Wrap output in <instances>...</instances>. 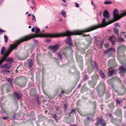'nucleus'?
<instances>
[{
  "mask_svg": "<svg viewBox=\"0 0 126 126\" xmlns=\"http://www.w3.org/2000/svg\"><path fill=\"white\" fill-rule=\"evenodd\" d=\"M34 54H32V55L31 56V58H32L31 59H32V60H33V58H34Z\"/></svg>",
  "mask_w": 126,
  "mask_h": 126,
  "instance_id": "obj_38",
  "label": "nucleus"
},
{
  "mask_svg": "<svg viewBox=\"0 0 126 126\" xmlns=\"http://www.w3.org/2000/svg\"><path fill=\"white\" fill-rule=\"evenodd\" d=\"M32 3H34V2L33 1H32Z\"/></svg>",
  "mask_w": 126,
  "mask_h": 126,
  "instance_id": "obj_64",
  "label": "nucleus"
},
{
  "mask_svg": "<svg viewBox=\"0 0 126 126\" xmlns=\"http://www.w3.org/2000/svg\"><path fill=\"white\" fill-rule=\"evenodd\" d=\"M32 16L34 18L35 21V20H36L35 19V17L34 15H33L32 14Z\"/></svg>",
  "mask_w": 126,
  "mask_h": 126,
  "instance_id": "obj_45",
  "label": "nucleus"
},
{
  "mask_svg": "<svg viewBox=\"0 0 126 126\" xmlns=\"http://www.w3.org/2000/svg\"><path fill=\"white\" fill-rule=\"evenodd\" d=\"M7 117H3V119H7Z\"/></svg>",
  "mask_w": 126,
  "mask_h": 126,
  "instance_id": "obj_52",
  "label": "nucleus"
},
{
  "mask_svg": "<svg viewBox=\"0 0 126 126\" xmlns=\"http://www.w3.org/2000/svg\"><path fill=\"white\" fill-rule=\"evenodd\" d=\"M123 47H124V46L123 45L119 46L117 48L118 50H119L121 49H122Z\"/></svg>",
  "mask_w": 126,
  "mask_h": 126,
  "instance_id": "obj_26",
  "label": "nucleus"
},
{
  "mask_svg": "<svg viewBox=\"0 0 126 126\" xmlns=\"http://www.w3.org/2000/svg\"><path fill=\"white\" fill-rule=\"evenodd\" d=\"M109 75L110 76H112V75L115 74V70L114 69H112V68L111 67H110L109 68Z\"/></svg>",
  "mask_w": 126,
  "mask_h": 126,
  "instance_id": "obj_12",
  "label": "nucleus"
},
{
  "mask_svg": "<svg viewBox=\"0 0 126 126\" xmlns=\"http://www.w3.org/2000/svg\"><path fill=\"white\" fill-rule=\"evenodd\" d=\"M31 7V8H32V10H33V7H31H31Z\"/></svg>",
  "mask_w": 126,
  "mask_h": 126,
  "instance_id": "obj_58",
  "label": "nucleus"
},
{
  "mask_svg": "<svg viewBox=\"0 0 126 126\" xmlns=\"http://www.w3.org/2000/svg\"><path fill=\"white\" fill-rule=\"evenodd\" d=\"M58 56L61 59H62V55L61 54V53H57Z\"/></svg>",
  "mask_w": 126,
  "mask_h": 126,
  "instance_id": "obj_30",
  "label": "nucleus"
},
{
  "mask_svg": "<svg viewBox=\"0 0 126 126\" xmlns=\"http://www.w3.org/2000/svg\"><path fill=\"white\" fill-rule=\"evenodd\" d=\"M84 123L85 125H88L89 123V121L87 120H85L84 121Z\"/></svg>",
  "mask_w": 126,
  "mask_h": 126,
  "instance_id": "obj_22",
  "label": "nucleus"
},
{
  "mask_svg": "<svg viewBox=\"0 0 126 126\" xmlns=\"http://www.w3.org/2000/svg\"><path fill=\"white\" fill-rule=\"evenodd\" d=\"M62 15L64 17H66V12H63L62 11L61 12Z\"/></svg>",
  "mask_w": 126,
  "mask_h": 126,
  "instance_id": "obj_20",
  "label": "nucleus"
},
{
  "mask_svg": "<svg viewBox=\"0 0 126 126\" xmlns=\"http://www.w3.org/2000/svg\"><path fill=\"white\" fill-rule=\"evenodd\" d=\"M119 31V30L118 29L115 28L114 30V33L117 34L118 33Z\"/></svg>",
  "mask_w": 126,
  "mask_h": 126,
  "instance_id": "obj_21",
  "label": "nucleus"
},
{
  "mask_svg": "<svg viewBox=\"0 0 126 126\" xmlns=\"http://www.w3.org/2000/svg\"><path fill=\"white\" fill-rule=\"evenodd\" d=\"M101 12H100V14H99V15H100H100H101Z\"/></svg>",
  "mask_w": 126,
  "mask_h": 126,
  "instance_id": "obj_57",
  "label": "nucleus"
},
{
  "mask_svg": "<svg viewBox=\"0 0 126 126\" xmlns=\"http://www.w3.org/2000/svg\"><path fill=\"white\" fill-rule=\"evenodd\" d=\"M31 26H29L28 27V28H31Z\"/></svg>",
  "mask_w": 126,
  "mask_h": 126,
  "instance_id": "obj_55",
  "label": "nucleus"
},
{
  "mask_svg": "<svg viewBox=\"0 0 126 126\" xmlns=\"http://www.w3.org/2000/svg\"><path fill=\"white\" fill-rule=\"evenodd\" d=\"M75 110L74 109H72L71 112L69 114V115H70L71 113H75Z\"/></svg>",
  "mask_w": 126,
  "mask_h": 126,
  "instance_id": "obj_28",
  "label": "nucleus"
},
{
  "mask_svg": "<svg viewBox=\"0 0 126 126\" xmlns=\"http://www.w3.org/2000/svg\"><path fill=\"white\" fill-rule=\"evenodd\" d=\"M64 93V92L63 91H62L61 93Z\"/></svg>",
  "mask_w": 126,
  "mask_h": 126,
  "instance_id": "obj_54",
  "label": "nucleus"
},
{
  "mask_svg": "<svg viewBox=\"0 0 126 126\" xmlns=\"http://www.w3.org/2000/svg\"><path fill=\"white\" fill-rule=\"evenodd\" d=\"M35 29L36 30V31H35V33L36 34H32L30 35H29L28 36H26L25 37L21 38V39H23V38H25L26 37H27V40L23 41V42L27 41L28 40L30 39H31L33 38L36 37H41V36H40L39 35L37 34V33H38L40 31V29H39L37 28L36 27H35Z\"/></svg>",
  "mask_w": 126,
  "mask_h": 126,
  "instance_id": "obj_3",
  "label": "nucleus"
},
{
  "mask_svg": "<svg viewBox=\"0 0 126 126\" xmlns=\"http://www.w3.org/2000/svg\"><path fill=\"white\" fill-rule=\"evenodd\" d=\"M92 3V5H95V4H94V2H93V1H92V3Z\"/></svg>",
  "mask_w": 126,
  "mask_h": 126,
  "instance_id": "obj_49",
  "label": "nucleus"
},
{
  "mask_svg": "<svg viewBox=\"0 0 126 126\" xmlns=\"http://www.w3.org/2000/svg\"><path fill=\"white\" fill-rule=\"evenodd\" d=\"M105 47L106 48H107L109 47L108 44H105Z\"/></svg>",
  "mask_w": 126,
  "mask_h": 126,
  "instance_id": "obj_39",
  "label": "nucleus"
},
{
  "mask_svg": "<svg viewBox=\"0 0 126 126\" xmlns=\"http://www.w3.org/2000/svg\"><path fill=\"white\" fill-rule=\"evenodd\" d=\"M6 61L10 63H13L14 62V59L12 58H7L6 60Z\"/></svg>",
  "mask_w": 126,
  "mask_h": 126,
  "instance_id": "obj_14",
  "label": "nucleus"
},
{
  "mask_svg": "<svg viewBox=\"0 0 126 126\" xmlns=\"http://www.w3.org/2000/svg\"><path fill=\"white\" fill-rule=\"evenodd\" d=\"M13 80V79L12 78H8L7 79V80L10 83L12 87H13V85L12 83Z\"/></svg>",
  "mask_w": 126,
  "mask_h": 126,
  "instance_id": "obj_17",
  "label": "nucleus"
},
{
  "mask_svg": "<svg viewBox=\"0 0 126 126\" xmlns=\"http://www.w3.org/2000/svg\"><path fill=\"white\" fill-rule=\"evenodd\" d=\"M113 106V104H110V105H109V107L110 108H111V107L110 106Z\"/></svg>",
  "mask_w": 126,
  "mask_h": 126,
  "instance_id": "obj_47",
  "label": "nucleus"
},
{
  "mask_svg": "<svg viewBox=\"0 0 126 126\" xmlns=\"http://www.w3.org/2000/svg\"><path fill=\"white\" fill-rule=\"evenodd\" d=\"M15 71H16V73H18V70H16Z\"/></svg>",
  "mask_w": 126,
  "mask_h": 126,
  "instance_id": "obj_51",
  "label": "nucleus"
},
{
  "mask_svg": "<svg viewBox=\"0 0 126 126\" xmlns=\"http://www.w3.org/2000/svg\"><path fill=\"white\" fill-rule=\"evenodd\" d=\"M112 2L109 0L106 1L104 3L105 4H110L112 3Z\"/></svg>",
  "mask_w": 126,
  "mask_h": 126,
  "instance_id": "obj_23",
  "label": "nucleus"
},
{
  "mask_svg": "<svg viewBox=\"0 0 126 126\" xmlns=\"http://www.w3.org/2000/svg\"><path fill=\"white\" fill-rule=\"evenodd\" d=\"M7 64H4L2 65H1L0 67L2 68H5V67L6 66Z\"/></svg>",
  "mask_w": 126,
  "mask_h": 126,
  "instance_id": "obj_31",
  "label": "nucleus"
},
{
  "mask_svg": "<svg viewBox=\"0 0 126 126\" xmlns=\"http://www.w3.org/2000/svg\"><path fill=\"white\" fill-rule=\"evenodd\" d=\"M14 94L18 100H20L21 99V97L22 95L21 94H18L17 93H15Z\"/></svg>",
  "mask_w": 126,
  "mask_h": 126,
  "instance_id": "obj_13",
  "label": "nucleus"
},
{
  "mask_svg": "<svg viewBox=\"0 0 126 126\" xmlns=\"http://www.w3.org/2000/svg\"><path fill=\"white\" fill-rule=\"evenodd\" d=\"M121 110L118 109V110H116L115 113H116L117 114V113H118V112H119V113H120L121 112Z\"/></svg>",
  "mask_w": 126,
  "mask_h": 126,
  "instance_id": "obj_33",
  "label": "nucleus"
},
{
  "mask_svg": "<svg viewBox=\"0 0 126 126\" xmlns=\"http://www.w3.org/2000/svg\"><path fill=\"white\" fill-rule=\"evenodd\" d=\"M5 64H7V65L5 67V68H9L11 66L10 64L8 63Z\"/></svg>",
  "mask_w": 126,
  "mask_h": 126,
  "instance_id": "obj_29",
  "label": "nucleus"
},
{
  "mask_svg": "<svg viewBox=\"0 0 126 126\" xmlns=\"http://www.w3.org/2000/svg\"><path fill=\"white\" fill-rule=\"evenodd\" d=\"M103 16L105 18H108L110 16L109 13L108 11L105 10L103 12Z\"/></svg>",
  "mask_w": 126,
  "mask_h": 126,
  "instance_id": "obj_6",
  "label": "nucleus"
},
{
  "mask_svg": "<svg viewBox=\"0 0 126 126\" xmlns=\"http://www.w3.org/2000/svg\"><path fill=\"white\" fill-rule=\"evenodd\" d=\"M116 102L117 104H120L122 102V100L120 98H117Z\"/></svg>",
  "mask_w": 126,
  "mask_h": 126,
  "instance_id": "obj_16",
  "label": "nucleus"
},
{
  "mask_svg": "<svg viewBox=\"0 0 126 126\" xmlns=\"http://www.w3.org/2000/svg\"><path fill=\"white\" fill-rule=\"evenodd\" d=\"M50 55H51V56L52 55V54L51 53H50Z\"/></svg>",
  "mask_w": 126,
  "mask_h": 126,
  "instance_id": "obj_62",
  "label": "nucleus"
},
{
  "mask_svg": "<svg viewBox=\"0 0 126 126\" xmlns=\"http://www.w3.org/2000/svg\"><path fill=\"white\" fill-rule=\"evenodd\" d=\"M65 42L69 45L71 46L72 43L71 42V38L70 37H68L65 40Z\"/></svg>",
  "mask_w": 126,
  "mask_h": 126,
  "instance_id": "obj_8",
  "label": "nucleus"
},
{
  "mask_svg": "<svg viewBox=\"0 0 126 126\" xmlns=\"http://www.w3.org/2000/svg\"><path fill=\"white\" fill-rule=\"evenodd\" d=\"M119 70L121 75L124 76V74L126 72V69L123 66H121L120 67Z\"/></svg>",
  "mask_w": 126,
  "mask_h": 126,
  "instance_id": "obj_5",
  "label": "nucleus"
},
{
  "mask_svg": "<svg viewBox=\"0 0 126 126\" xmlns=\"http://www.w3.org/2000/svg\"><path fill=\"white\" fill-rule=\"evenodd\" d=\"M115 50L114 48L111 47L109 48L106 51V53L108 54L110 52H115Z\"/></svg>",
  "mask_w": 126,
  "mask_h": 126,
  "instance_id": "obj_11",
  "label": "nucleus"
},
{
  "mask_svg": "<svg viewBox=\"0 0 126 126\" xmlns=\"http://www.w3.org/2000/svg\"><path fill=\"white\" fill-rule=\"evenodd\" d=\"M28 12H26V14H28Z\"/></svg>",
  "mask_w": 126,
  "mask_h": 126,
  "instance_id": "obj_61",
  "label": "nucleus"
},
{
  "mask_svg": "<svg viewBox=\"0 0 126 126\" xmlns=\"http://www.w3.org/2000/svg\"><path fill=\"white\" fill-rule=\"evenodd\" d=\"M30 95L31 96H33L36 94V91L34 89H31L30 92Z\"/></svg>",
  "mask_w": 126,
  "mask_h": 126,
  "instance_id": "obj_7",
  "label": "nucleus"
},
{
  "mask_svg": "<svg viewBox=\"0 0 126 126\" xmlns=\"http://www.w3.org/2000/svg\"><path fill=\"white\" fill-rule=\"evenodd\" d=\"M29 65L30 68H31L32 66V59H31V62L29 63Z\"/></svg>",
  "mask_w": 126,
  "mask_h": 126,
  "instance_id": "obj_24",
  "label": "nucleus"
},
{
  "mask_svg": "<svg viewBox=\"0 0 126 126\" xmlns=\"http://www.w3.org/2000/svg\"><path fill=\"white\" fill-rule=\"evenodd\" d=\"M64 111L66 112V110L68 108V105H67L66 104H64Z\"/></svg>",
  "mask_w": 126,
  "mask_h": 126,
  "instance_id": "obj_19",
  "label": "nucleus"
},
{
  "mask_svg": "<svg viewBox=\"0 0 126 126\" xmlns=\"http://www.w3.org/2000/svg\"><path fill=\"white\" fill-rule=\"evenodd\" d=\"M4 31L0 28V34H1L2 33L4 32Z\"/></svg>",
  "mask_w": 126,
  "mask_h": 126,
  "instance_id": "obj_35",
  "label": "nucleus"
},
{
  "mask_svg": "<svg viewBox=\"0 0 126 126\" xmlns=\"http://www.w3.org/2000/svg\"><path fill=\"white\" fill-rule=\"evenodd\" d=\"M106 19L105 18H103L102 21V24L99 25L95 26L82 30L76 31L72 32H70L68 30H67L66 32L63 33L55 34V38L61 36H68L74 34L80 35L83 32H88L97 29L98 28L105 27L107 25L115 22V20H112L109 21V23L107 24V23H106Z\"/></svg>",
  "mask_w": 126,
  "mask_h": 126,
  "instance_id": "obj_1",
  "label": "nucleus"
},
{
  "mask_svg": "<svg viewBox=\"0 0 126 126\" xmlns=\"http://www.w3.org/2000/svg\"><path fill=\"white\" fill-rule=\"evenodd\" d=\"M87 120H89L90 119V117H87L86 118Z\"/></svg>",
  "mask_w": 126,
  "mask_h": 126,
  "instance_id": "obj_48",
  "label": "nucleus"
},
{
  "mask_svg": "<svg viewBox=\"0 0 126 126\" xmlns=\"http://www.w3.org/2000/svg\"><path fill=\"white\" fill-rule=\"evenodd\" d=\"M11 91V89L10 88H9L7 90V91L8 92H10Z\"/></svg>",
  "mask_w": 126,
  "mask_h": 126,
  "instance_id": "obj_44",
  "label": "nucleus"
},
{
  "mask_svg": "<svg viewBox=\"0 0 126 126\" xmlns=\"http://www.w3.org/2000/svg\"><path fill=\"white\" fill-rule=\"evenodd\" d=\"M32 32H34L35 31V30L34 29V27H33L32 29Z\"/></svg>",
  "mask_w": 126,
  "mask_h": 126,
  "instance_id": "obj_42",
  "label": "nucleus"
},
{
  "mask_svg": "<svg viewBox=\"0 0 126 126\" xmlns=\"http://www.w3.org/2000/svg\"><path fill=\"white\" fill-rule=\"evenodd\" d=\"M93 66L94 67L97 68V67L96 66V63L95 62H93Z\"/></svg>",
  "mask_w": 126,
  "mask_h": 126,
  "instance_id": "obj_25",
  "label": "nucleus"
},
{
  "mask_svg": "<svg viewBox=\"0 0 126 126\" xmlns=\"http://www.w3.org/2000/svg\"><path fill=\"white\" fill-rule=\"evenodd\" d=\"M119 40L120 42H124V40L122 38H119Z\"/></svg>",
  "mask_w": 126,
  "mask_h": 126,
  "instance_id": "obj_32",
  "label": "nucleus"
},
{
  "mask_svg": "<svg viewBox=\"0 0 126 126\" xmlns=\"http://www.w3.org/2000/svg\"><path fill=\"white\" fill-rule=\"evenodd\" d=\"M94 9H95L96 8V6L95 5H94Z\"/></svg>",
  "mask_w": 126,
  "mask_h": 126,
  "instance_id": "obj_46",
  "label": "nucleus"
},
{
  "mask_svg": "<svg viewBox=\"0 0 126 126\" xmlns=\"http://www.w3.org/2000/svg\"><path fill=\"white\" fill-rule=\"evenodd\" d=\"M115 25L116 27H119V24L118 23H115Z\"/></svg>",
  "mask_w": 126,
  "mask_h": 126,
  "instance_id": "obj_37",
  "label": "nucleus"
},
{
  "mask_svg": "<svg viewBox=\"0 0 126 126\" xmlns=\"http://www.w3.org/2000/svg\"><path fill=\"white\" fill-rule=\"evenodd\" d=\"M46 42L47 43L49 42L50 41V40L49 39H47L46 40Z\"/></svg>",
  "mask_w": 126,
  "mask_h": 126,
  "instance_id": "obj_41",
  "label": "nucleus"
},
{
  "mask_svg": "<svg viewBox=\"0 0 126 126\" xmlns=\"http://www.w3.org/2000/svg\"><path fill=\"white\" fill-rule=\"evenodd\" d=\"M26 85V83H24V84L23 85H20V86H21V87H24Z\"/></svg>",
  "mask_w": 126,
  "mask_h": 126,
  "instance_id": "obj_40",
  "label": "nucleus"
},
{
  "mask_svg": "<svg viewBox=\"0 0 126 126\" xmlns=\"http://www.w3.org/2000/svg\"><path fill=\"white\" fill-rule=\"evenodd\" d=\"M2 72L3 74L6 75L8 74L9 72V71L8 70H4L2 71Z\"/></svg>",
  "mask_w": 126,
  "mask_h": 126,
  "instance_id": "obj_18",
  "label": "nucleus"
},
{
  "mask_svg": "<svg viewBox=\"0 0 126 126\" xmlns=\"http://www.w3.org/2000/svg\"><path fill=\"white\" fill-rule=\"evenodd\" d=\"M109 39L110 41H111L113 45L114 44L116 41L115 36H113L110 37L109 38Z\"/></svg>",
  "mask_w": 126,
  "mask_h": 126,
  "instance_id": "obj_9",
  "label": "nucleus"
},
{
  "mask_svg": "<svg viewBox=\"0 0 126 126\" xmlns=\"http://www.w3.org/2000/svg\"><path fill=\"white\" fill-rule=\"evenodd\" d=\"M100 76L103 79L105 77V75L104 73H103L102 71L101 70H100L99 71Z\"/></svg>",
  "mask_w": 126,
  "mask_h": 126,
  "instance_id": "obj_15",
  "label": "nucleus"
},
{
  "mask_svg": "<svg viewBox=\"0 0 126 126\" xmlns=\"http://www.w3.org/2000/svg\"><path fill=\"white\" fill-rule=\"evenodd\" d=\"M124 109H126V106L124 107Z\"/></svg>",
  "mask_w": 126,
  "mask_h": 126,
  "instance_id": "obj_56",
  "label": "nucleus"
},
{
  "mask_svg": "<svg viewBox=\"0 0 126 126\" xmlns=\"http://www.w3.org/2000/svg\"><path fill=\"white\" fill-rule=\"evenodd\" d=\"M75 6L76 7H79V5L77 3H75Z\"/></svg>",
  "mask_w": 126,
  "mask_h": 126,
  "instance_id": "obj_36",
  "label": "nucleus"
},
{
  "mask_svg": "<svg viewBox=\"0 0 126 126\" xmlns=\"http://www.w3.org/2000/svg\"><path fill=\"white\" fill-rule=\"evenodd\" d=\"M4 38L5 42L6 43L7 42L8 40V38L7 36L5 35L4 36Z\"/></svg>",
  "mask_w": 126,
  "mask_h": 126,
  "instance_id": "obj_27",
  "label": "nucleus"
},
{
  "mask_svg": "<svg viewBox=\"0 0 126 126\" xmlns=\"http://www.w3.org/2000/svg\"><path fill=\"white\" fill-rule=\"evenodd\" d=\"M47 28H48V27H47H47H46V29H47Z\"/></svg>",
  "mask_w": 126,
  "mask_h": 126,
  "instance_id": "obj_60",
  "label": "nucleus"
},
{
  "mask_svg": "<svg viewBox=\"0 0 126 126\" xmlns=\"http://www.w3.org/2000/svg\"><path fill=\"white\" fill-rule=\"evenodd\" d=\"M64 2H66V1L65 0H62Z\"/></svg>",
  "mask_w": 126,
  "mask_h": 126,
  "instance_id": "obj_50",
  "label": "nucleus"
},
{
  "mask_svg": "<svg viewBox=\"0 0 126 126\" xmlns=\"http://www.w3.org/2000/svg\"><path fill=\"white\" fill-rule=\"evenodd\" d=\"M98 122L99 124L101 125H102L103 126H105L106 124L105 121L102 119L101 118V119H100L99 120V121Z\"/></svg>",
  "mask_w": 126,
  "mask_h": 126,
  "instance_id": "obj_10",
  "label": "nucleus"
},
{
  "mask_svg": "<svg viewBox=\"0 0 126 126\" xmlns=\"http://www.w3.org/2000/svg\"><path fill=\"white\" fill-rule=\"evenodd\" d=\"M32 20H33V18H32Z\"/></svg>",
  "mask_w": 126,
  "mask_h": 126,
  "instance_id": "obj_63",
  "label": "nucleus"
},
{
  "mask_svg": "<svg viewBox=\"0 0 126 126\" xmlns=\"http://www.w3.org/2000/svg\"><path fill=\"white\" fill-rule=\"evenodd\" d=\"M99 84L102 85L103 86H104V84L102 82H100Z\"/></svg>",
  "mask_w": 126,
  "mask_h": 126,
  "instance_id": "obj_43",
  "label": "nucleus"
},
{
  "mask_svg": "<svg viewBox=\"0 0 126 126\" xmlns=\"http://www.w3.org/2000/svg\"><path fill=\"white\" fill-rule=\"evenodd\" d=\"M126 15V12L122 13L120 15L119 14L118 10L116 9L113 12V15L115 19V21L119 20L120 18Z\"/></svg>",
  "mask_w": 126,
  "mask_h": 126,
  "instance_id": "obj_2",
  "label": "nucleus"
},
{
  "mask_svg": "<svg viewBox=\"0 0 126 126\" xmlns=\"http://www.w3.org/2000/svg\"><path fill=\"white\" fill-rule=\"evenodd\" d=\"M31 15H32L31 14H28V16H31Z\"/></svg>",
  "mask_w": 126,
  "mask_h": 126,
  "instance_id": "obj_53",
  "label": "nucleus"
},
{
  "mask_svg": "<svg viewBox=\"0 0 126 126\" xmlns=\"http://www.w3.org/2000/svg\"><path fill=\"white\" fill-rule=\"evenodd\" d=\"M60 45L58 44H56L53 46H50L49 48L51 49L53 53H54L58 49V48L60 47Z\"/></svg>",
  "mask_w": 126,
  "mask_h": 126,
  "instance_id": "obj_4",
  "label": "nucleus"
},
{
  "mask_svg": "<svg viewBox=\"0 0 126 126\" xmlns=\"http://www.w3.org/2000/svg\"><path fill=\"white\" fill-rule=\"evenodd\" d=\"M124 37H126V35H124Z\"/></svg>",
  "mask_w": 126,
  "mask_h": 126,
  "instance_id": "obj_59",
  "label": "nucleus"
},
{
  "mask_svg": "<svg viewBox=\"0 0 126 126\" xmlns=\"http://www.w3.org/2000/svg\"><path fill=\"white\" fill-rule=\"evenodd\" d=\"M112 60H110L108 62V64L109 65H110L111 63Z\"/></svg>",
  "mask_w": 126,
  "mask_h": 126,
  "instance_id": "obj_34",
  "label": "nucleus"
}]
</instances>
